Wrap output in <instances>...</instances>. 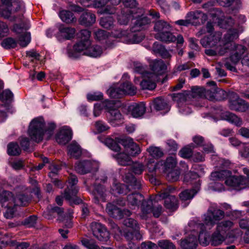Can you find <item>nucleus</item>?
<instances>
[{
	"instance_id": "1",
	"label": "nucleus",
	"mask_w": 249,
	"mask_h": 249,
	"mask_svg": "<svg viewBox=\"0 0 249 249\" xmlns=\"http://www.w3.org/2000/svg\"><path fill=\"white\" fill-rule=\"evenodd\" d=\"M242 27L237 28L229 29L224 35L223 39L219 33L205 36L200 40V43L203 47L213 48V49H206L205 53L208 56H222L227 53L232 46L231 41L238 38L240 33L242 32Z\"/></svg>"
},
{
	"instance_id": "2",
	"label": "nucleus",
	"mask_w": 249,
	"mask_h": 249,
	"mask_svg": "<svg viewBox=\"0 0 249 249\" xmlns=\"http://www.w3.org/2000/svg\"><path fill=\"white\" fill-rule=\"evenodd\" d=\"M55 128L53 123L49 124V127L46 129L45 121L41 117H37L34 119L30 124L28 130V134L31 139L36 142H39L42 141L45 131L47 132L48 137H50L53 134V131Z\"/></svg>"
},
{
	"instance_id": "3",
	"label": "nucleus",
	"mask_w": 249,
	"mask_h": 249,
	"mask_svg": "<svg viewBox=\"0 0 249 249\" xmlns=\"http://www.w3.org/2000/svg\"><path fill=\"white\" fill-rule=\"evenodd\" d=\"M123 181L126 183L124 185L116 180H114L111 188V193L114 195L126 194L132 190H139L141 187L140 181L137 180L135 177L129 172L123 176Z\"/></svg>"
},
{
	"instance_id": "4",
	"label": "nucleus",
	"mask_w": 249,
	"mask_h": 249,
	"mask_svg": "<svg viewBox=\"0 0 249 249\" xmlns=\"http://www.w3.org/2000/svg\"><path fill=\"white\" fill-rule=\"evenodd\" d=\"M2 5L0 6V16L11 21H18L22 20V12L18 14H15L19 11L21 3L12 0H1Z\"/></svg>"
},
{
	"instance_id": "5",
	"label": "nucleus",
	"mask_w": 249,
	"mask_h": 249,
	"mask_svg": "<svg viewBox=\"0 0 249 249\" xmlns=\"http://www.w3.org/2000/svg\"><path fill=\"white\" fill-rule=\"evenodd\" d=\"M128 206L131 209L139 207L141 204L142 213L140 216L142 219H145L151 211L152 200L151 199L145 200L143 196L139 193H133L127 196Z\"/></svg>"
},
{
	"instance_id": "6",
	"label": "nucleus",
	"mask_w": 249,
	"mask_h": 249,
	"mask_svg": "<svg viewBox=\"0 0 249 249\" xmlns=\"http://www.w3.org/2000/svg\"><path fill=\"white\" fill-rule=\"evenodd\" d=\"M213 6V3L209 2L203 4L202 7L204 9L211 11L210 15L213 18V20H217L218 25L220 28L228 29L234 25V20L231 17H225L221 10L212 8Z\"/></svg>"
},
{
	"instance_id": "7",
	"label": "nucleus",
	"mask_w": 249,
	"mask_h": 249,
	"mask_svg": "<svg viewBox=\"0 0 249 249\" xmlns=\"http://www.w3.org/2000/svg\"><path fill=\"white\" fill-rule=\"evenodd\" d=\"M91 33L87 29L82 30L78 34V37L80 40L75 43L73 46V51L71 55L74 57L78 56V54L85 55V52L87 51L91 45L90 37Z\"/></svg>"
},
{
	"instance_id": "8",
	"label": "nucleus",
	"mask_w": 249,
	"mask_h": 249,
	"mask_svg": "<svg viewBox=\"0 0 249 249\" xmlns=\"http://www.w3.org/2000/svg\"><path fill=\"white\" fill-rule=\"evenodd\" d=\"M15 22L17 23L14 25L13 30L17 33L21 34L18 36V42L20 46L25 47L31 40L30 34L23 32L24 30H26L29 28L28 21L23 16L22 20Z\"/></svg>"
},
{
	"instance_id": "9",
	"label": "nucleus",
	"mask_w": 249,
	"mask_h": 249,
	"mask_svg": "<svg viewBox=\"0 0 249 249\" xmlns=\"http://www.w3.org/2000/svg\"><path fill=\"white\" fill-rule=\"evenodd\" d=\"M78 179L75 175H71L68 181V186L64 193V197L70 202L74 204H80L82 200L76 197L78 188L76 186Z\"/></svg>"
},
{
	"instance_id": "10",
	"label": "nucleus",
	"mask_w": 249,
	"mask_h": 249,
	"mask_svg": "<svg viewBox=\"0 0 249 249\" xmlns=\"http://www.w3.org/2000/svg\"><path fill=\"white\" fill-rule=\"evenodd\" d=\"M0 203L7 209L4 215L7 218H12L14 211V195L10 192L0 189Z\"/></svg>"
},
{
	"instance_id": "11",
	"label": "nucleus",
	"mask_w": 249,
	"mask_h": 249,
	"mask_svg": "<svg viewBox=\"0 0 249 249\" xmlns=\"http://www.w3.org/2000/svg\"><path fill=\"white\" fill-rule=\"evenodd\" d=\"M225 216L224 211L214 206H211L208 209L207 213L204 214V222L208 228L210 229L213 227L216 221L222 219Z\"/></svg>"
},
{
	"instance_id": "12",
	"label": "nucleus",
	"mask_w": 249,
	"mask_h": 249,
	"mask_svg": "<svg viewBox=\"0 0 249 249\" xmlns=\"http://www.w3.org/2000/svg\"><path fill=\"white\" fill-rule=\"evenodd\" d=\"M90 229L94 237L99 241L105 243L109 240V233L105 226L102 224L93 222L90 224Z\"/></svg>"
},
{
	"instance_id": "13",
	"label": "nucleus",
	"mask_w": 249,
	"mask_h": 249,
	"mask_svg": "<svg viewBox=\"0 0 249 249\" xmlns=\"http://www.w3.org/2000/svg\"><path fill=\"white\" fill-rule=\"evenodd\" d=\"M139 12L134 11V17L132 18L133 20V23L134 25L131 27V30L132 32H137L140 31L144 28V26H146L150 22L149 18L147 17H143V10L139 9L138 10Z\"/></svg>"
},
{
	"instance_id": "14",
	"label": "nucleus",
	"mask_w": 249,
	"mask_h": 249,
	"mask_svg": "<svg viewBox=\"0 0 249 249\" xmlns=\"http://www.w3.org/2000/svg\"><path fill=\"white\" fill-rule=\"evenodd\" d=\"M98 168V163L94 161L82 160L76 163L75 170L80 174L84 175L96 171Z\"/></svg>"
},
{
	"instance_id": "15",
	"label": "nucleus",
	"mask_w": 249,
	"mask_h": 249,
	"mask_svg": "<svg viewBox=\"0 0 249 249\" xmlns=\"http://www.w3.org/2000/svg\"><path fill=\"white\" fill-rule=\"evenodd\" d=\"M225 183L227 185L238 190L249 187L248 179L243 176H230L226 179Z\"/></svg>"
},
{
	"instance_id": "16",
	"label": "nucleus",
	"mask_w": 249,
	"mask_h": 249,
	"mask_svg": "<svg viewBox=\"0 0 249 249\" xmlns=\"http://www.w3.org/2000/svg\"><path fill=\"white\" fill-rule=\"evenodd\" d=\"M207 85L208 87L206 89H204L203 98L212 101L217 100L218 94L224 92V91L217 88L216 83L213 81L208 82Z\"/></svg>"
},
{
	"instance_id": "17",
	"label": "nucleus",
	"mask_w": 249,
	"mask_h": 249,
	"mask_svg": "<svg viewBox=\"0 0 249 249\" xmlns=\"http://www.w3.org/2000/svg\"><path fill=\"white\" fill-rule=\"evenodd\" d=\"M158 80V77L151 72H146L143 75V79L140 83L143 89L153 90L155 89V82Z\"/></svg>"
},
{
	"instance_id": "18",
	"label": "nucleus",
	"mask_w": 249,
	"mask_h": 249,
	"mask_svg": "<svg viewBox=\"0 0 249 249\" xmlns=\"http://www.w3.org/2000/svg\"><path fill=\"white\" fill-rule=\"evenodd\" d=\"M233 41H231L232 46L230 47V51H232L230 59L234 64L237 63L241 59V56L245 53L246 48L241 45L235 44Z\"/></svg>"
},
{
	"instance_id": "19",
	"label": "nucleus",
	"mask_w": 249,
	"mask_h": 249,
	"mask_svg": "<svg viewBox=\"0 0 249 249\" xmlns=\"http://www.w3.org/2000/svg\"><path fill=\"white\" fill-rule=\"evenodd\" d=\"M72 138L71 130L67 127H62L56 136V141L60 144H66Z\"/></svg>"
},
{
	"instance_id": "20",
	"label": "nucleus",
	"mask_w": 249,
	"mask_h": 249,
	"mask_svg": "<svg viewBox=\"0 0 249 249\" xmlns=\"http://www.w3.org/2000/svg\"><path fill=\"white\" fill-rule=\"evenodd\" d=\"M126 36L128 38V43H137L142 41L144 37V35L141 32H132L131 30L130 33H126L125 31H121L120 33L117 35L118 37H122Z\"/></svg>"
},
{
	"instance_id": "21",
	"label": "nucleus",
	"mask_w": 249,
	"mask_h": 249,
	"mask_svg": "<svg viewBox=\"0 0 249 249\" xmlns=\"http://www.w3.org/2000/svg\"><path fill=\"white\" fill-rule=\"evenodd\" d=\"M75 33V30L74 28L61 25L59 27L56 37L59 40L62 39H70L73 37Z\"/></svg>"
},
{
	"instance_id": "22",
	"label": "nucleus",
	"mask_w": 249,
	"mask_h": 249,
	"mask_svg": "<svg viewBox=\"0 0 249 249\" xmlns=\"http://www.w3.org/2000/svg\"><path fill=\"white\" fill-rule=\"evenodd\" d=\"M128 110L133 117L138 118L144 114L146 107L143 103H133L128 107Z\"/></svg>"
},
{
	"instance_id": "23",
	"label": "nucleus",
	"mask_w": 249,
	"mask_h": 249,
	"mask_svg": "<svg viewBox=\"0 0 249 249\" xmlns=\"http://www.w3.org/2000/svg\"><path fill=\"white\" fill-rule=\"evenodd\" d=\"M249 107V105L247 102L239 98L229 102L230 108L236 111L245 112L248 109Z\"/></svg>"
},
{
	"instance_id": "24",
	"label": "nucleus",
	"mask_w": 249,
	"mask_h": 249,
	"mask_svg": "<svg viewBox=\"0 0 249 249\" xmlns=\"http://www.w3.org/2000/svg\"><path fill=\"white\" fill-rule=\"evenodd\" d=\"M186 18H188L191 24H195L198 22L197 20L200 19L201 21L203 23L205 22L208 18L207 16L200 11H191L188 12Z\"/></svg>"
},
{
	"instance_id": "25",
	"label": "nucleus",
	"mask_w": 249,
	"mask_h": 249,
	"mask_svg": "<svg viewBox=\"0 0 249 249\" xmlns=\"http://www.w3.org/2000/svg\"><path fill=\"white\" fill-rule=\"evenodd\" d=\"M97 184V182L96 183ZM94 201L95 203H98L100 201L105 202L107 196L106 190L101 184H95L93 191Z\"/></svg>"
},
{
	"instance_id": "26",
	"label": "nucleus",
	"mask_w": 249,
	"mask_h": 249,
	"mask_svg": "<svg viewBox=\"0 0 249 249\" xmlns=\"http://www.w3.org/2000/svg\"><path fill=\"white\" fill-rule=\"evenodd\" d=\"M150 66L153 73L158 76L165 72L167 67L164 61L161 59L155 60L151 62Z\"/></svg>"
},
{
	"instance_id": "27",
	"label": "nucleus",
	"mask_w": 249,
	"mask_h": 249,
	"mask_svg": "<svg viewBox=\"0 0 249 249\" xmlns=\"http://www.w3.org/2000/svg\"><path fill=\"white\" fill-rule=\"evenodd\" d=\"M95 21V15L89 11H85L82 13L78 20L80 24L86 27L92 25Z\"/></svg>"
},
{
	"instance_id": "28",
	"label": "nucleus",
	"mask_w": 249,
	"mask_h": 249,
	"mask_svg": "<svg viewBox=\"0 0 249 249\" xmlns=\"http://www.w3.org/2000/svg\"><path fill=\"white\" fill-rule=\"evenodd\" d=\"M112 157L116 160L117 163L121 166H129L133 163L130 156L124 152L113 155Z\"/></svg>"
},
{
	"instance_id": "29",
	"label": "nucleus",
	"mask_w": 249,
	"mask_h": 249,
	"mask_svg": "<svg viewBox=\"0 0 249 249\" xmlns=\"http://www.w3.org/2000/svg\"><path fill=\"white\" fill-rule=\"evenodd\" d=\"M106 210L109 216L115 218H121L123 215L122 210L112 203L107 204Z\"/></svg>"
},
{
	"instance_id": "30",
	"label": "nucleus",
	"mask_w": 249,
	"mask_h": 249,
	"mask_svg": "<svg viewBox=\"0 0 249 249\" xmlns=\"http://www.w3.org/2000/svg\"><path fill=\"white\" fill-rule=\"evenodd\" d=\"M125 150L128 153L130 157H135L141 153V149L139 145L135 143L132 139H129L126 141Z\"/></svg>"
},
{
	"instance_id": "31",
	"label": "nucleus",
	"mask_w": 249,
	"mask_h": 249,
	"mask_svg": "<svg viewBox=\"0 0 249 249\" xmlns=\"http://www.w3.org/2000/svg\"><path fill=\"white\" fill-rule=\"evenodd\" d=\"M180 245L183 249H196L197 239L196 236L192 235L181 241Z\"/></svg>"
},
{
	"instance_id": "32",
	"label": "nucleus",
	"mask_w": 249,
	"mask_h": 249,
	"mask_svg": "<svg viewBox=\"0 0 249 249\" xmlns=\"http://www.w3.org/2000/svg\"><path fill=\"white\" fill-rule=\"evenodd\" d=\"M234 227L233 223L230 220L223 221L219 222L216 227L218 232L228 235V233L232 230Z\"/></svg>"
},
{
	"instance_id": "33",
	"label": "nucleus",
	"mask_w": 249,
	"mask_h": 249,
	"mask_svg": "<svg viewBox=\"0 0 249 249\" xmlns=\"http://www.w3.org/2000/svg\"><path fill=\"white\" fill-rule=\"evenodd\" d=\"M155 36L157 39L165 42H173L176 40V37L167 30L162 33H157Z\"/></svg>"
},
{
	"instance_id": "34",
	"label": "nucleus",
	"mask_w": 249,
	"mask_h": 249,
	"mask_svg": "<svg viewBox=\"0 0 249 249\" xmlns=\"http://www.w3.org/2000/svg\"><path fill=\"white\" fill-rule=\"evenodd\" d=\"M68 153L71 157L77 159L81 155V148L79 145L75 142H72L69 144L68 146Z\"/></svg>"
},
{
	"instance_id": "35",
	"label": "nucleus",
	"mask_w": 249,
	"mask_h": 249,
	"mask_svg": "<svg viewBox=\"0 0 249 249\" xmlns=\"http://www.w3.org/2000/svg\"><path fill=\"white\" fill-rule=\"evenodd\" d=\"M153 106L155 109L157 111L169 110L166 101L161 97H157L153 102Z\"/></svg>"
},
{
	"instance_id": "36",
	"label": "nucleus",
	"mask_w": 249,
	"mask_h": 249,
	"mask_svg": "<svg viewBox=\"0 0 249 249\" xmlns=\"http://www.w3.org/2000/svg\"><path fill=\"white\" fill-rule=\"evenodd\" d=\"M231 174V172L227 170H222L219 171L213 172L211 175V179L213 181L221 180L224 179H226Z\"/></svg>"
},
{
	"instance_id": "37",
	"label": "nucleus",
	"mask_w": 249,
	"mask_h": 249,
	"mask_svg": "<svg viewBox=\"0 0 249 249\" xmlns=\"http://www.w3.org/2000/svg\"><path fill=\"white\" fill-rule=\"evenodd\" d=\"M164 205L167 209L175 211L178 208V200L175 196H171L164 200Z\"/></svg>"
},
{
	"instance_id": "38",
	"label": "nucleus",
	"mask_w": 249,
	"mask_h": 249,
	"mask_svg": "<svg viewBox=\"0 0 249 249\" xmlns=\"http://www.w3.org/2000/svg\"><path fill=\"white\" fill-rule=\"evenodd\" d=\"M198 190L199 188L196 187L192 189L185 190L179 194V198L182 201L192 199L197 194Z\"/></svg>"
},
{
	"instance_id": "39",
	"label": "nucleus",
	"mask_w": 249,
	"mask_h": 249,
	"mask_svg": "<svg viewBox=\"0 0 249 249\" xmlns=\"http://www.w3.org/2000/svg\"><path fill=\"white\" fill-rule=\"evenodd\" d=\"M223 117L224 120L238 126H241L243 124L242 120L240 118L230 112H226Z\"/></svg>"
},
{
	"instance_id": "40",
	"label": "nucleus",
	"mask_w": 249,
	"mask_h": 249,
	"mask_svg": "<svg viewBox=\"0 0 249 249\" xmlns=\"http://www.w3.org/2000/svg\"><path fill=\"white\" fill-rule=\"evenodd\" d=\"M30 201V198L22 194H17L14 196V207L16 206H25Z\"/></svg>"
},
{
	"instance_id": "41",
	"label": "nucleus",
	"mask_w": 249,
	"mask_h": 249,
	"mask_svg": "<svg viewBox=\"0 0 249 249\" xmlns=\"http://www.w3.org/2000/svg\"><path fill=\"white\" fill-rule=\"evenodd\" d=\"M59 16L61 19L67 23H71L76 21V18L73 13L68 10H61Z\"/></svg>"
},
{
	"instance_id": "42",
	"label": "nucleus",
	"mask_w": 249,
	"mask_h": 249,
	"mask_svg": "<svg viewBox=\"0 0 249 249\" xmlns=\"http://www.w3.org/2000/svg\"><path fill=\"white\" fill-rule=\"evenodd\" d=\"M108 114V117L111 123L114 124L116 121L119 122L120 123L123 122V116L118 109H110Z\"/></svg>"
},
{
	"instance_id": "43",
	"label": "nucleus",
	"mask_w": 249,
	"mask_h": 249,
	"mask_svg": "<svg viewBox=\"0 0 249 249\" xmlns=\"http://www.w3.org/2000/svg\"><path fill=\"white\" fill-rule=\"evenodd\" d=\"M134 11L135 10H129L127 9L126 12L129 13V14H124L122 13L121 15H119L118 20L119 23L122 25H126L130 19H132L133 17H134Z\"/></svg>"
},
{
	"instance_id": "44",
	"label": "nucleus",
	"mask_w": 249,
	"mask_h": 249,
	"mask_svg": "<svg viewBox=\"0 0 249 249\" xmlns=\"http://www.w3.org/2000/svg\"><path fill=\"white\" fill-rule=\"evenodd\" d=\"M103 53L102 48L99 45L91 46L85 52V55L91 57H96L101 55Z\"/></svg>"
},
{
	"instance_id": "45",
	"label": "nucleus",
	"mask_w": 249,
	"mask_h": 249,
	"mask_svg": "<svg viewBox=\"0 0 249 249\" xmlns=\"http://www.w3.org/2000/svg\"><path fill=\"white\" fill-rule=\"evenodd\" d=\"M198 175L193 172H189L186 173L184 176V180L187 183H190L191 184H195L197 183V186L196 187L198 188V186L200 185V180L198 179Z\"/></svg>"
},
{
	"instance_id": "46",
	"label": "nucleus",
	"mask_w": 249,
	"mask_h": 249,
	"mask_svg": "<svg viewBox=\"0 0 249 249\" xmlns=\"http://www.w3.org/2000/svg\"><path fill=\"white\" fill-rule=\"evenodd\" d=\"M119 139L116 138L113 140L108 138L105 140V144L111 150L115 152H119L121 150V147L118 144Z\"/></svg>"
},
{
	"instance_id": "47",
	"label": "nucleus",
	"mask_w": 249,
	"mask_h": 249,
	"mask_svg": "<svg viewBox=\"0 0 249 249\" xmlns=\"http://www.w3.org/2000/svg\"><path fill=\"white\" fill-rule=\"evenodd\" d=\"M147 151L150 156L156 159L160 158L164 155L163 151L159 147L150 146L147 149Z\"/></svg>"
},
{
	"instance_id": "48",
	"label": "nucleus",
	"mask_w": 249,
	"mask_h": 249,
	"mask_svg": "<svg viewBox=\"0 0 249 249\" xmlns=\"http://www.w3.org/2000/svg\"><path fill=\"white\" fill-rule=\"evenodd\" d=\"M225 239V235L221 232H218L216 230L212 237V244L213 246L220 245Z\"/></svg>"
},
{
	"instance_id": "49",
	"label": "nucleus",
	"mask_w": 249,
	"mask_h": 249,
	"mask_svg": "<svg viewBox=\"0 0 249 249\" xmlns=\"http://www.w3.org/2000/svg\"><path fill=\"white\" fill-rule=\"evenodd\" d=\"M107 93L111 98L117 99L124 94V90L118 87H111L107 90Z\"/></svg>"
},
{
	"instance_id": "50",
	"label": "nucleus",
	"mask_w": 249,
	"mask_h": 249,
	"mask_svg": "<svg viewBox=\"0 0 249 249\" xmlns=\"http://www.w3.org/2000/svg\"><path fill=\"white\" fill-rule=\"evenodd\" d=\"M82 245L88 249H101L93 240L88 239H83L81 240ZM102 249H114L111 248L103 247Z\"/></svg>"
},
{
	"instance_id": "51",
	"label": "nucleus",
	"mask_w": 249,
	"mask_h": 249,
	"mask_svg": "<svg viewBox=\"0 0 249 249\" xmlns=\"http://www.w3.org/2000/svg\"><path fill=\"white\" fill-rule=\"evenodd\" d=\"M170 26L166 22L163 20H159L157 21L154 26V30L158 33H162L166 30H169Z\"/></svg>"
},
{
	"instance_id": "52",
	"label": "nucleus",
	"mask_w": 249,
	"mask_h": 249,
	"mask_svg": "<svg viewBox=\"0 0 249 249\" xmlns=\"http://www.w3.org/2000/svg\"><path fill=\"white\" fill-rule=\"evenodd\" d=\"M7 152L11 156L19 155L21 152V149L17 143L11 142L7 146Z\"/></svg>"
},
{
	"instance_id": "53",
	"label": "nucleus",
	"mask_w": 249,
	"mask_h": 249,
	"mask_svg": "<svg viewBox=\"0 0 249 249\" xmlns=\"http://www.w3.org/2000/svg\"><path fill=\"white\" fill-rule=\"evenodd\" d=\"M121 86L122 90H124V94L132 95L136 93L137 89L129 82H125Z\"/></svg>"
},
{
	"instance_id": "54",
	"label": "nucleus",
	"mask_w": 249,
	"mask_h": 249,
	"mask_svg": "<svg viewBox=\"0 0 249 249\" xmlns=\"http://www.w3.org/2000/svg\"><path fill=\"white\" fill-rule=\"evenodd\" d=\"M174 191L175 188L171 186H167L162 189L161 191L159 192L156 197L159 196L162 199H164L166 200V198H168L171 196L170 194Z\"/></svg>"
},
{
	"instance_id": "55",
	"label": "nucleus",
	"mask_w": 249,
	"mask_h": 249,
	"mask_svg": "<svg viewBox=\"0 0 249 249\" xmlns=\"http://www.w3.org/2000/svg\"><path fill=\"white\" fill-rule=\"evenodd\" d=\"M153 48L155 51L158 52L164 58H168L171 57V54L168 51L160 45L155 43L153 45Z\"/></svg>"
},
{
	"instance_id": "56",
	"label": "nucleus",
	"mask_w": 249,
	"mask_h": 249,
	"mask_svg": "<svg viewBox=\"0 0 249 249\" xmlns=\"http://www.w3.org/2000/svg\"><path fill=\"white\" fill-rule=\"evenodd\" d=\"M190 92L184 91L183 92L174 93L172 95L173 99L178 102L186 101L190 97Z\"/></svg>"
},
{
	"instance_id": "57",
	"label": "nucleus",
	"mask_w": 249,
	"mask_h": 249,
	"mask_svg": "<svg viewBox=\"0 0 249 249\" xmlns=\"http://www.w3.org/2000/svg\"><path fill=\"white\" fill-rule=\"evenodd\" d=\"M190 92V96H192L194 98H203L204 89L203 87H193Z\"/></svg>"
},
{
	"instance_id": "58",
	"label": "nucleus",
	"mask_w": 249,
	"mask_h": 249,
	"mask_svg": "<svg viewBox=\"0 0 249 249\" xmlns=\"http://www.w3.org/2000/svg\"><path fill=\"white\" fill-rule=\"evenodd\" d=\"M100 24L103 27L109 29L113 25V19L111 17H102L100 19Z\"/></svg>"
},
{
	"instance_id": "59",
	"label": "nucleus",
	"mask_w": 249,
	"mask_h": 249,
	"mask_svg": "<svg viewBox=\"0 0 249 249\" xmlns=\"http://www.w3.org/2000/svg\"><path fill=\"white\" fill-rule=\"evenodd\" d=\"M179 155L182 158L188 159L190 158L193 155V151L191 146L187 145L182 148L178 153Z\"/></svg>"
},
{
	"instance_id": "60",
	"label": "nucleus",
	"mask_w": 249,
	"mask_h": 249,
	"mask_svg": "<svg viewBox=\"0 0 249 249\" xmlns=\"http://www.w3.org/2000/svg\"><path fill=\"white\" fill-rule=\"evenodd\" d=\"M177 160L175 156H171L167 158L164 162V167L166 170L172 169L177 164Z\"/></svg>"
},
{
	"instance_id": "61",
	"label": "nucleus",
	"mask_w": 249,
	"mask_h": 249,
	"mask_svg": "<svg viewBox=\"0 0 249 249\" xmlns=\"http://www.w3.org/2000/svg\"><path fill=\"white\" fill-rule=\"evenodd\" d=\"M158 245L162 249H176L175 245L168 240H160L158 241Z\"/></svg>"
},
{
	"instance_id": "62",
	"label": "nucleus",
	"mask_w": 249,
	"mask_h": 249,
	"mask_svg": "<svg viewBox=\"0 0 249 249\" xmlns=\"http://www.w3.org/2000/svg\"><path fill=\"white\" fill-rule=\"evenodd\" d=\"M1 45L5 49L14 48L17 46V42L14 38L8 37L2 41Z\"/></svg>"
},
{
	"instance_id": "63",
	"label": "nucleus",
	"mask_w": 249,
	"mask_h": 249,
	"mask_svg": "<svg viewBox=\"0 0 249 249\" xmlns=\"http://www.w3.org/2000/svg\"><path fill=\"white\" fill-rule=\"evenodd\" d=\"M180 174L178 170H172L167 174V179L170 181H176L179 179Z\"/></svg>"
},
{
	"instance_id": "64",
	"label": "nucleus",
	"mask_w": 249,
	"mask_h": 249,
	"mask_svg": "<svg viewBox=\"0 0 249 249\" xmlns=\"http://www.w3.org/2000/svg\"><path fill=\"white\" fill-rule=\"evenodd\" d=\"M124 224L126 227L131 228L132 230L138 231L139 228L137 221L131 218L124 219Z\"/></svg>"
}]
</instances>
